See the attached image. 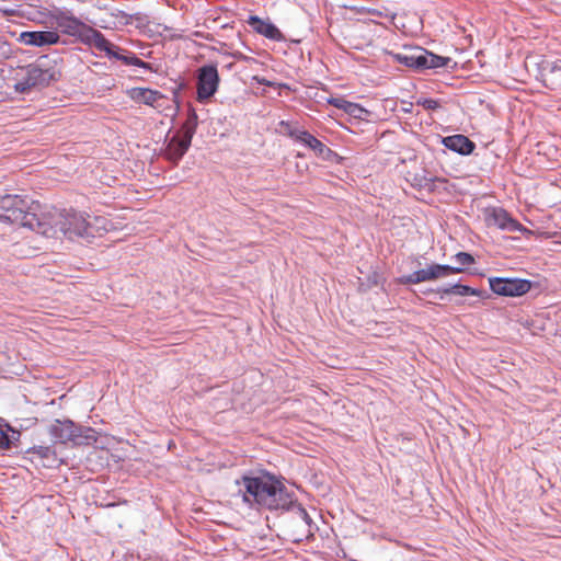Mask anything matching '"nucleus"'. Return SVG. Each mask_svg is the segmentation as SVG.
I'll return each instance as SVG.
<instances>
[{
    "instance_id": "obj_1",
    "label": "nucleus",
    "mask_w": 561,
    "mask_h": 561,
    "mask_svg": "<svg viewBox=\"0 0 561 561\" xmlns=\"http://www.w3.org/2000/svg\"><path fill=\"white\" fill-rule=\"evenodd\" d=\"M107 231V219L76 209L50 208L42 211L38 233L48 238L62 236L68 240L91 239Z\"/></svg>"
},
{
    "instance_id": "obj_2",
    "label": "nucleus",
    "mask_w": 561,
    "mask_h": 561,
    "mask_svg": "<svg viewBox=\"0 0 561 561\" xmlns=\"http://www.w3.org/2000/svg\"><path fill=\"white\" fill-rule=\"evenodd\" d=\"M237 493L250 507H263L278 511L290 506L293 495L284 483L270 473L243 476L236 481Z\"/></svg>"
},
{
    "instance_id": "obj_3",
    "label": "nucleus",
    "mask_w": 561,
    "mask_h": 561,
    "mask_svg": "<svg viewBox=\"0 0 561 561\" xmlns=\"http://www.w3.org/2000/svg\"><path fill=\"white\" fill-rule=\"evenodd\" d=\"M42 207L36 202H28L20 195H0V221L38 233Z\"/></svg>"
},
{
    "instance_id": "obj_4",
    "label": "nucleus",
    "mask_w": 561,
    "mask_h": 561,
    "mask_svg": "<svg viewBox=\"0 0 561 561\" xmlns=\"http://www.w3.org/2000/svg\"><path fill=\"white\" fill-rule=\"evenodd\" d=\"M60 67L56 59L42 56L35 62L24 67L15 79L14 89L19 93L30 92L33 88H44L60 78Z\"/></svg>"
},
{
    "instance_id": "obj_5",
    "label": "nucleus",
    "mask_w": 561,
    "mask_h": 561,
    "mask_svg": "<svg viewBox=\"0 0 561 561\" xmlns=\"http://www.w3.org/2000/svg\"><path fill=\"white\" fill-rule=\"evenodd\" d=\"M49 434L55 443L85 446L95 444L99 436L93 427L77 425L71 420H56L49 427Z\"/></svg>"
},
{
    "instance_id": "obj_6",
    "label": "nucleus",
    "mask_w": 561,
    "mask_h": 561,
    "mask_svg": "<svg viewBox=\"0 0 561 561\" xmlns=\"http://www.w3.org/2000/svg\"><path fill=\"white\" fill-rule=\"evenodd\" d=\"M389 55L399 64L409 68L422 71L426 69L443 68L451 60L449 57L435 55L424 48H415L408 54L389 53Z\"/></svg>"
},
{
    "instance_id": "obj_7",
    "label": "nucleus",
    "mask_w": 561,
    "mask_h": 561,
    "mask_svg": "<svg viewBox=\"0 0 561 561\" xmlns=\"http://www.w3.org/2000/svg\"><path fill=\"white\" fill-rule=\"evenodd\" d=\"M57 25L65 34L77 37L82 44L90 47L94 45L101 34L96 28L70 15L58 16Z\"/></svg>"
},
{
    "instance_id": "obj_8",
    "label": "nucleus",
    "mask_w": 561,
    "mask_h": 561,
    "mask_svg": "<svg viewBox=\"0 0 561 561\" xmlns=\"http://www.w3.org/2000/svg\"><path fill=\"white\" fill-rule=\"evenodd\" d=\"M461 267H453L447 264L433 263L427 265L425 268H421L411 274L403 275L398 278L399 284L410 285L419 284L423 282L436 280L439 278L448 277L454 274L461 273Z\"/></svg>"
},
{
    "instance_id": "obj_9",
    "label": "nucleus",
    "mask_w": 561,
    "mask_h": 561,
    "mask_svg": "<svg viewBox=\"0 0 561 561\" xmlns=\"http://www.w3.org/2000/svg\"><path fill=\"white\" fill-rule=\"evenodd\" d=\"M92 47L96 50L104 51L107 58L119 60L126 66L151 69L150 64L138 58L134 53L127 51L112 44L102 33L99 35V38L95 41Z\"/></svg>"
},
{
    "instance_id": "obj_10",
    "label": "nucleus",
    "mask_w": 561,
    "mask_h": 561,
    "mask_svg": "<svg viewBox=\"0 0 561 561\" xmlns=\"http://www.w3.org/2000/svg\"><path fill=\"white\" fill-rule=\"evenodd\" d=\"M489 284L494 294L506 297L523 296L531 288V283L522 278L491 277Z\"/></svg>"
},
{
    "instance_id": "obj_11",
    "label": "nucleus",
    "mask_w": 561,
    "mask_h": 561,
    "mask_svg": "<svg viewBox=\"0 0 561 561\" xmlns=\"http://www.w3.org/2000/svg\"><path fill=\"white\" fill-rule=\"evenodd\" d=\"M219 84V75L217 67L206 65L198 69L197 75V100L205 101L211 98Z\"/></svg>"
},
{
    "instance_id": "obj_12",
    "label": "nucleus",
    "mask_w": 561,
    "mask_h": 561,
    "mask_svg": "<svg viewBox=\"0 0 561 561\" xmlns=\"http://www.w3.org/2000/svg\"><path fill=\"white\" fill-rule=\"evenodd\" d=\"M485 222L506 231H520L523 226L514 219L504 208L491 207L485 209Z\"/></svg>"
},
{
    "instance_id": "obj_13",
    "label": "nucleus",
    "mask_w": 561,
    "mask_h": 561,
    "mask_svg": "<svg viewBox=\"0 0 561 561\" xmlns=\"http://www.w3.org/2000/svg\"><path fill=\"white\" fill-rule=\"evenodd\" d=\"M19 39L25 45L43 47L57 44L60 37L54 31H26L20 34Z\"/></svg>"
},
{
    "instance_id": "obj_14",
    "label": "nucleus",
    "mask_w": 561,
    "mask_h": 561,
    "mask_svg": "<svg viewBox=\"0 0 561 561\" xmlns=\"http://www.w3.org/2000/svg\"><path fill=\"white\" fill-rule=\"evenodd\" d=\"M540 76L546 87L551 90L561 89V59L542 61Z\"/></svg>"
},
{
    "instance_id": "obj_15",
    "label": "nucleus",
    "mask_w": 561,
    "mask_h": 561,
    "mask_svg": "<svg viewBox=\"0 0 561 561\" xmlns=\"http://www.w3.org/2000/svg\"><path fill=\"white\" fill-rule=\"evenodd\" d=\"M191 144L190 140L174 135L168 140L163 149V156L172 163L178 164L191 147Z\"/></svg>"
},
{
    "instance_id": "obj_16",
    "label": "nucleus",
    "mask_w": 561,
    "mask_h": 561,
    "mask_svg": "<svg viewBox=\"0 0 561 561\" xmlns=\"http://www.w3.org/2000/svg\"><path fill=\"white\" fill-rule=\"evenodd\" d=\"M289 136L297 140L298 142L305 145L306 147L313 150L318 156L323 157L325 153H330L331 149L328 148L324 144H322L318 138L311 135L307 130H301L298 128L290 129L288 131Z\"/></svg>"
},
{
    "instance_id": "obj_17",
    "label": "nucleus",
    "mask_w": 561,
    "mask_h": 561,
    "mask_svg": "<svg viewBox=\"0 0 561 561\" xmlns=\"http://www.w3.org/2000/svg\"><path fill=\"white\" fill-rule=\"evenodd\" d=\"M442 144L449 150L461 156H468L476 149V144L465 135H451L444 137Z\"/></svg>"
},
{
    "instance_id": "obj_18",
    "label": "nucleus",
    "mask_w": 561,
    "mask_h": 561,
    "mask_svg": "<svg viewBox=\"0 0 561 561\" xmlns=\"http://www.w3.org/2000/svg\"><path fill=\"white\" fill-rule=\"evenodd\" d=\"M248 24L260 35L268 39L279 41L282 38L280 31L270 21H264L257 15H250Z\"/></svg>"
},
{
    "instance_id": "obj_19",
    "label": "nucleus",
    "mask_w": 561,
    "mask_h": 561,
    "mask_svg": "<svg viewBox=\"0 0 561 561\" xmlns=\"http://www.w3.org/2000/svg\"><path fill=\"white\" fill-rule=\"evenodd\" d=\"M427 293H436L440 299H444L446 295L453 294L457 296H478L483 298L485 293L483 290L472 288L467 285L453 284L446 287H439L437 289H430Z\"/></svg>"
},
{
    "instance_id": "obj_20",
    "label": "nucleus",
    "mask_w": 561,
    "mask_h": 561,
    "mask_svg": "<svg viewBox=\"0 0 561 561\" xmlns=\"http://www.w3.org/2000/svg\"><path fill=\"white\" fill-rule=\"evenodd\" d=\"M32 461L38 460L43 467L51 468L57 462L56 453L49 446H34L26 451Z\"/></svg>"
},
{
    "instance_id": "obj_21",
    "label": "nucleus",
    "mask_w": 561,
    "mask_h": 561,
    "mask_svg": "<svg viewBox=\"0 0 561 561\" xmlns=\"http://www.w3.org/2000/svg\"><path fill=\"white\" fill-rule=\"evenodd\" d=\"M130 98L138 103H144L150 106H160L159 102L164 99V95L156 90L135 88L130 91Z\"/></svg>"
},
{
    "instance_id": "obj_22",
    "label": "nucleus",
    "mask_w": 561,
    "mask_h": 561,
    "mask_svg": "<svg viewBox=\"0 0 561 561\" xmlns=\"http://www.w3.org/2000/svg\"><path fill=\"white\" fill-rule=\"evenodd\" d=\"M21 433L9 424H0V451L9 450L16 446Z\"/></svg>"
},
{
    "instance_id": "obj_23",
    "label": "nucleus",
    "mask_w": 561,
    "mask_h": 561,
    "mask_svg": "<svg viewBox=\"0 0 561 561\" xmlns=\"http://www.w3.org/2000/svg\"><path fill=\"white\" fill-rule=\"evenodd\" d=\"M198 125V116L193 107L187 111L186 119L181 127L182 137L192 142Z\"/></svg>"
},
{
    "instance_id": "obj_24",
    "label": "nucleus",
    "mask_w": 561,
    "mask_h": 561,
    "mask_svg": "<svg viewBox=\"0 0 561 561\" xmlns=\"http://www.w3.org/2000/svg\"><path fill=\"white\" fill-rule=\"evenodd\" d=\"M286 511H291L295 515V518L304 524L305 526L308 527V533L311 534V525L313 524L312 522V518L309 516L308 512L306 511V508L297 503L294 499H293V503L290 504V506L286 507L285 508Z\"/></svg>"
},
{
    "instance_id": "obj_25",
    "label": "nucleus",
    "mask_w": 561,
    "mask_h": 561,
    "mask_svg": "<svg viewBox=\"0 0 561 561\" xmlns=\"http://www.w3.org/2000/svg\"><path fill=\"white\" fill-rule=\"evenodd\" d=\"M454 260L458 264L457 267H461L462 270L465 266L471 265L474 262L473 256L467 252H458L454 256Z\"/></svg>"
},
{
    "instance_id": "obj_26",
    "label": "nucleus",
    "mask_w": 561,
    "mask_h": 561,
    "mask_svg": "<svg viewBox=\"0 0 561 561\" xmlns=\"http://www.w3.org/2000/svg\"><path fill=\"white\" fill-rule=\"evenodd\" d=\"M347 111L345 112L346 114L355 117V118H362L363 115L365 113H367V111L362 107L360 105L356 104V103H353L351 102L350 105H347Z\"/></svg>"
},
{
    "instance_id": "obj_27",
    "label": "nucleus",
    "mask_w": 561,
    "mask_h": 561,
    "mask_svg": "<svg viewBox=\"0 0 561 561\" xmlns=\"http://www.w3.org/2000/svg\"><path fill=\"white\" fill-rule=\"evenodd\" d=\"M329 104L333 105L334 107L339 108V110H342L344 112L347 111V105H350V101L343 99V98H332V99H329Z\"/></svg>"
},
{
    "instance_id": "obj_28",
    "label": "nucleus",
    "mask_w": 561,
    "mask_h": 561,
    "mask_svg": "<svg viewBox=\"0 0 561 561\" xmlns=\"http://www.w3.org/2000/svg\"><path fill=\"white\" fill-rule=\"evenodd\" d=\"M417 105L423 106L425 110H436L439 107V102L434 99H420Z\"/></svg>"
},
{
    "instance_id": "obj_29",
    "label": "nucleus",
    "mask_w": 561,
    "mask_h": 561,
    "mask_svg": "<svg viewBox=\"0 0 561 561\" xmlns=\"http://www.w3.org/2000/svg\"><path fill=\"white\" fill-rule=\"evenodd\" d=\"M411 107H412V103H410V107L409 106H405V108H403V111L405 113H411Z\"/></svg>"
}]
</instances>
